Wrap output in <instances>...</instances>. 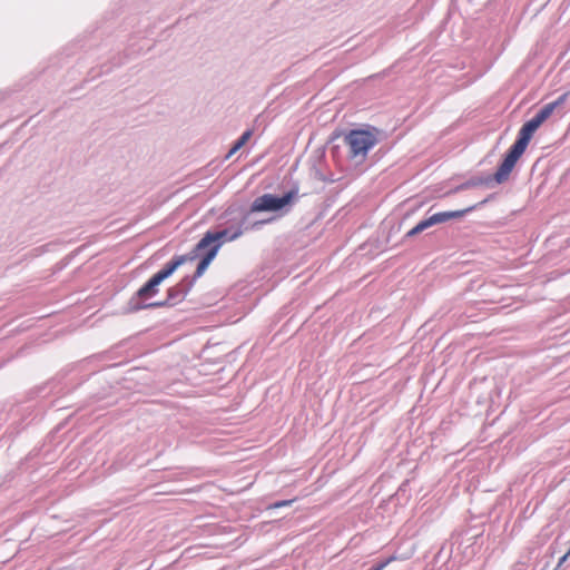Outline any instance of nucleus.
I'll list each match as a JSON object with an SVG mask.
<instances>
[{
    "mask_svg": "<svg viewBox=\"0 0 570 570\" xmlns=\"http://www.w3.org/2000/svg\"><path fill=\"white\" fill-rule=\"evenodd\" d=\"M194 286V279L189 276L184 277L178 284L171 286L167 291L165 301L149 302V304L136 305V308H159L164 306H174L180 303Z\"/></svg>",
    "mask_w": 570,
    "mask_h": 570,
    "instance_id": "39448f33",
    "label": "nucleus"
},
{
    "mask_svg": "<svg viewBox=\"0 0 570 570\" xmlns=\"http://www.w3.org/2000/svg\"><path fill=\"white\" fill-rule=\"evenodd\" d=\"M568 558H566V554L563 557L560 558L559 562H558V566L557 568H560L566 561H567Z\"/></svg>",
    "mask_w": 570,
    "mask_h": 570,
    "instance_id": "2eb2a0df",
    "label": "nucleus"
},
{
    "mask_svg": "<svg viewBox=\"0 0 570 570\" xmlns=\"http://www.w3.org/2000/svg\"><path fill=\"white\" fill-rule=\"evenodd\" d=\"M161 284V281L154 275L145 285H142L136 293V295L130 299L129 304L132 311H140L141 308H136V305L139 304H149L148 301L153 298L158 293V286Z\"/></svg>",
    "mask_w": 570,
    "mask_h": 570,
    "instance_id": "6e6552de",
    "label": "nucleus"
},
{
    "mask_svg": "<svg viewBox=\"0 0 570 570\" xmlns=\"http://www.w3.org/2000/svg\"><path fill=\"white\" fill-rule=\"evenodd\" d=\"M527 145L519 141L518 139L514 141V144L510 147L508 150L503 161L498 167V170L495 171L493 178L498 184H502L507 181L510 177L511 171L513 170L518 159L522 156V154L527 149Z\"/></svg>",
    "mask_w": 570,
    "mask_h": 570,
    "instance_id": "423d86ee",
    "label": "nucleus"
},
{
    "mask_svg": "<svg viewBox=\"0 0 570 570\" xmlns=\"http://www.w3.org/2000/svg\"><path fill=\"white\" fill-rule=\"evenodd\" d=\"M394 559V557H391L387 560L374 566L371 570H383Z\"/></svg>",
    "mask_w": 570,
    "mask_h": 570,
    "instance_id": "ddd939ff",
    "label": "nucleus"
},
{
    "mask_svg": "<svg viewBox=\"0 0 570 570\" xmlns=\"http://www.w3.org/2000/svg\"><path fill=\"white\" fill-rule=\"evenodd\" d=\"M218 250H219V245H215L214 247H209V248L205 249L204 250L205 254L202 257V259L199 261L194 276L189 277V279H194V282H195L198 277H200L205 273V271L208 268L212 261L216 257Z\"/></svg>",
    "mask_w": 570,
    "mask_h": 570,
    "instance_id": "9d476101",
    "label": "nucleus"
},
{
    "mask_svg": "<svg viewBox=\"0 0 570 570\" xmlns=\"http://www.w3.org/2000/svg\"><path fill=\"white\" fill-rule=\"evenodd\" d=\"M261 224H263V223H262V222H259V223H254V224L252 225V227H253V228H254V227H257V226H259Z\"/></svg>",
    "mask_w": 570,
    "mask_h": 570,
    "instance_id": "dca6fc26",
    "label": "nucleus"
},
{
    "mask_svg": "<svg viewBox=\"0 0 570 570\" xmlns=\"http://www.w3.org/2000/svg\"><path fill=\"white\" fill-rule=\"evenodd\" d=\"M419 234H420L419 229L414 226L412 229H410L405 234V238H410V237H413V236L419 235Z\"/></svg>",
    "mask_w": 570,
    "mask_h": 570,
    "instance_id": "4468645a",
    "label": "nucleus"
},
{
    "mask_svg": "<svg viewBox=\"0 0 570 570\" xmlns=\"http://www.w3.org/2000/svg\"><path fill=\"white\" fill-rule=\"evenodd\" d=\"M249 213L244 214L240 220L234 226L225 227L219 230H208L200 240L196 244L195 249L200 255L203 250L219 245V248L225 242H232L237 239L242 234L247 223Z\"/></svg>",
    "mask_w": 570,
    "mask_h": 570,
    "instance_id": "f03ea898",
    "label": "nucleus"
},
{
    "mask_svg": "<svg viewBox=\"0 0 570 570\" xmlns=\"http://www.w3.org/2000/svg\"><path fill=\"white\" fill-rule=\"evenodd\" d=\"M198 253L196 252V249L194 248L190 253L186 254V255H180V256H176L174 257L169 263H167L163 269H160L159 272H157L155 275L161 281L164 282L166 278H168L169 276H171L175 271L181 266L184 263L188 262V261H194L196 257H198Z\"/></svg>",
    "mask_w": 570,
    "mask_h": 570,
    "instance_id": "1a4fd4ad",
    "label": "nucleus"
},
{
    "mask_svg": "<svg viewBox=\"0 0 570 570\" xmlns=\"http://www.w3.org/2000/svg\"><path fill=\"white\" fill-rule=\"evenodd\" d=\"M487 202H488V199H484V200L480 202L479 204L472 205L468 208L460 209V210H449V212L435 213L432 216H430L429 218L421 220L419 224L415 225V227L419 229L420 233H422L436 224H442V223L449 222L450 219L462 218L468 213H471L472 210H474L479 206L485 204Z\"/></svg>",
    "mask_w": 570,
    "mask_h": 570,
    "instance_id": "0eeeda50",
    "label": "nucleus"
},
{
    "mask_svg": "<svg viewBox=\"0 0 570 570\" xmlns=\"http://www.w3.org/2000/svg\"><path fill=\"white\" fill-rule=\"evenodd\" d=\"M569 557H570V547H569V550L566 553V558H569Z\"/></svg>",
    "mask_w": 570,
    "mask_h": 570,
    "instance_id": "f3484780",
    "label": "nucleus"
},
{
    "mask_svg": "<svg viewBox=\"0 0 570 570\" xmlns=\"http://www.w3.org/2000/svg\"><path fill=\"white\" fill-rule=\"evenodd\" d=\"M298 188L295 187L288 190L283 196H276L273 194H264L257 197L250 205V213L257 212H277L283 209L285 206L291 205L293 200L297 198Z\"/></svg>",
    "mask_w": 570,
    "mask_h": 570,
    "instance_id": "20e7f679",
    "label": "nucleus"
},
{
    "mask_svg": "<svg viewBox=\"0 0 570 570\" xmlns=\"http://www.w3.org/2000/svg\"><path fill=\"white\" fill-rule=\"evenodd\" d=\"M567 97L568 94H563L557 100L544 105L530 120L522 125L517 139L528 146L533 134L552 115L554 109L566 101Z\"/></svg>",
    "mask_w": 570,
    "mask_h": 570,
    "instance_id": "7ed1b4c3",
    "label": "nucleus"
},
{
    "mask_svg": "<svg viewBox=\"0 0 570 570\" xmlns=\"http://www.w3.org/2000/svg\"><path fill=\"white\" fill-rule=\"evenodd\" d=\"M294 500H282V501H277L273 504L269 505V508L272 509H278V508H283V507H288L293 503Z\"/></svg>",
    "mask_w": 570,
    "mask_h": 570,
    "instance_id": "f8f14e48",
    "label": "nucleus"
},
{
    "mask_svg": "<svg viewBox=\"0 0 570 570\" xmlns=\"http://www.w3.org/2000/svg\"><path fill=\"white\" fill-rule=\"evenodd\" d=\"M253 130L247 129L245 130L242 136L235 141L233 147L229 149L228 154L226 155V158H230L235 153H237L252 137Z\"/></svg>",
    "mask_w": 570,
    "mask_h": 570,
    "instance_id": "9b49d317",
    "label": "nucleus"
},
{
    "mask_svg": "<svg viewBox=\"0 0 570 570\" xmlns=\"http://www.w3.org/2000/svg\"><path fill=\"white\" fill-rule=\"evenodd\" d=\"M347 148V157L355 164L365 160L368 150L377 144V137L370 130L353 129L343 139Z\"/></svg>",
    "mask_w": 570,
    "mask_h": 570,
    "instance_id": "f257e3e1",
    "label": "nucleus"
}]
</instances>
